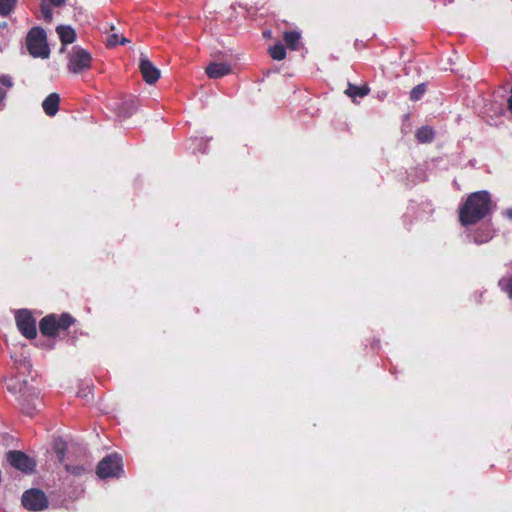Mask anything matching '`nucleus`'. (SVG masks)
<instances>
[{"label": "nucleus", "instance_id": "nucleus-1", "mask_svg": "<svg viewBox=\"0 0 512 512\" xmlns=\"http://www.w3.org/2000/svg\"><path fill=\"white\" fill-rule=\"evenodd\" d=\"M26 46L30 55L35 58L47 59L50 55L46 32L41 27H34L28 32Z\"/></svg>", "mask_w": 512, "mask_h": 512}, {"label": "nucleus", "instance_id": "nucleus-2", "mask_svg": "<svg viewBox=\"0 0 512 512\" xmlns=\"http://www.w3.org/2000/svg\"><path fill=\"white\" fill-rule=\"evenodd\" d=\"M459 220L463 226L475 224L480 220V191L469 195L460 207Z\"/></svg>", "mask_w": 512, "mask_h": 512}, {"label": "nucleus", "instance_id": "nucleus-3", "mask_svg": "<svg viewBox=\"0 0 512 512\" xmlns=\"http://www.w3.org/2000/svg\"><path fill=\"white\" fill-rule=\"evenodd\" d=\"M20 396V406L22 412L32 417L34 413L38 410V395L39 390L35 387L29 385L27 380H23L21 383V387L19 388Z\"/></svg>", "mask_w": 512, "mask_h": 512}, {"label": "nucleus", "instance_id": "nucleus-4", "mask_svg": "<svg viewBox=\"0 0 512 512\" xmlns=\"http://www.w3.org/2000/svg\"><path fill=\"white\" fill-rule=\"evenodd\" d=\"M96 473L101 479L119 477L123 473L122 458L116 453L105 456L98 463Z\"/></svg>", "mask_w": 512, "mask_h": 512}, {"label": "nucleus", "instance_id": "nucleus-5", "mask_svg": "<svg viewBox=\"0 0 512 512\" xmlns=\"http://www.w3.org/2000/svg\"><path fill=\"white\" fill-rule=\"evenodd\" d=\"M92 57L88 51L80 46H74L69 54L68 70L73 73H81L91 65Z\"/></svg>", "mask_w": 512, "mask_h": 512}, {"label": "nucleus", "instance_id": "nucleus-6", "mask_svg": "<svg viewBox=\"0 0 512 512\" xmlns=\"http://www.w3.org/2000/svg\"><path fill=\"white\" fill-rule=\"evenodd\" d=\"M22 504L28 510L41 511L48 507V499L42 490L32 488L23 493Z\"/></svg>", "mask_w": 512, "mask_h": 512}, {"label": "nucleus", "instance_id": "nucleus-7", "mask_svg": "<svg viewBox=\"0 0 512 512\" xmlns=\"http://www.w3.org/2000/svg\"><path fill=\"white\" fill-rule=\"evenodd\" d=\"M15 318L17 327L24 337L27 339H33L36 337V322L28 310H19Z\"/></svg>", "mask_w": 512, "mask_h": 512}, {"label": "nucleus", "instance_id": "nucleus-8", "mask_svg": "<svg viewBox=\"0 0 512 512\" xmlns=\"http://www.w3.org/2000/svg\"><path fill=\"white\" fill-rule=\"evenodd\" d=\"M7 461L11 466L24 473H32L36 467L34 459L30 458L22 451H9L7 453Z\"/></svg>", "mask_w": 512, "mask_h": 512}, {"label": "nucleus", "instance_id": "nucleus-9", "mask_svg": "<svg viewBox=\"0 0 512 512\" xmlns=\"http://www.w3.org/2000/svg\"><path fill=\"white\" fill-rule=\"evenodd\" d=\"M139 69L147 84H154L160 78V70L144 54L140 56Z\"/></svg>", "mask_w": 512, "mask_h": 512}, {"label": "nucleus", "instance_id": "nucleus-10", "mask_svg": "<svg viewBox=\"0 0 512 512\" xmlns=\"http://www.w3.org/2000/svg\"><path fill=\"white\" fill-rule=\"evenodd\" d=\"M207 76L211 79H218L231 72V65L228 63L211 62L205 69Z\"/></svg>", "mask_w": 512, "mask_h": 512}, {"label": "nucleus", "instance_id": "nucleus-11", "mask_svg": "<svg viewBox=\"0 0 512 512\" xmlns=\"http://www.w3.org/2000/svg\"><path fill=\"white\" fill-rule=\"evenodd\" d=\"M40 332L49 337H54L57 334L58 328L56 324V315L51 314L43 317L39 323Z\"/></svg>", "mask_w": 512, "mask_h": 512}, {"label": "nucleus", "instance_id": "nucleus-12", "mask_svg": "<svg viewBox=\"0 0 512 512\" xmlns=\"http://www.w3.org/2000/svg\"><path fill=\"white\" fill-rule=\"evenodd\" d=\"M496 209L497 204L492 200L490 193L482 190V221L491 218Z\"/></svg>", "mask_w": 512, "mask_h": 512}, {"label": "nucleus", "instance_id": "nucleus-13", "mask_svg": "<svg viewBox=\"0 0 512 512\" xmlns=\"http://www.w3.org/2000/svg\"><path fill=\"white\" fill-rule=\"evenodd\" d=\"M60 96L57 93L49 94L43 101L42 107L48 116H54L59 109Z\"/></svg>", "mask_w": 512, "mask_h": 512}, {"label": "nucleus", "instance_id": "nucleus-14", "mask_svg": "<svg viewBox=\"0 0 512 512\" xmlns=\"http://www.w3.org/2000/svg\"><path fill=\"white\" fill-rule=\"evenodd\" d=\"M56 31L63 46L73 43L76 39V32L71 26L59 25Z\"/></svg>", "mask_w": 512, "mask_h": 512}, {"label": "nucleus", "instance_id": "nucleus-15", "mask_svg": "<svg viewBox=\"0 0 512 512\" xmlns=\"http://www.w3.org/2000/svg\"><path fill=\"white\" fill-rule=\"evenodd\" d=\"M137 100L130 99L121 103L118 108V116L124 119L131 117L137 110Z\"/></svg>", "mask_w": 512, "mask_h": 512}, {"label": "nucleus", "instance_id": "nucleus-16", "mask_svg": "<svg viewBox=\"0 0 512 512\" xmlns=\"http://www.w3.org/2000/svg\"><path fill=\"white\" fill-rule=\"evenodd\" d=\"M498 231H499V229L494 227V224H493L491 218H489L487 220H483L482 221V243L492 240Z\"/></svg>", "mask_w": 512, "mask_h": 512}, {"label": "nucleus", "instance_id": "nucleus-17", "mask_svg": "<svg viewBox=\"0 0 512 512\" xmlns=\"http://www.w3.org/2000/svg\"><path fill=\"white\" fill-rule=\"evenodd\" d=\"M300 33L297 31H287L283 34L285 44L291 50H298L300 46Z\"/></svg>", "mask_w": 512, "mask_h": 512}, {"label": "nucleus", "instance_id": "nucleus-18", "mask_svg": "<svg viewBox=\"0 0 512 512\" xmlns=\"http://www.w3.org/2000/svg\"><path fill=\"white\" fill-rule=\"evenodd\" d=\"M417 140L421 143H429L434 138V131L428 126H423L416 131Z\"/></svg>", "mask_w": 512, "mask_h": 512}, {"label": "nucleus", "instance_id": "nucleus-19", "mask_svg": "<svg viewBox=\"0 0 512 512\" xmlns=\"http://www.w3.org/2000/svg\"><path fill=\"white\" fill-rule=\"evenodd\" d=\"M370 89L367 86L358 87L356 85H353L351 83L348 84V88L346 89L345 93L352 97H364L369 93Z\"/></svg>", "mask_w": 512, "mask_h": 512}, {"label": "nucleus", "instance_id": "nucleus-20", "mask_svg": "<svg viewBox=\"0 0 512 512\" xmlns=\"http://www.w3.org/2000/svg\"><path fill=\"white\" fill-rule=\"evenodd\" d=\"M269 55L274 60H283L286 57V49L280 42L269 48Z\"/></svg>", "mask_w": 512, "mask_h": 512}, {"label": "nucleus", "instance_id": "nucleus-21", "mask_svg": "<svg viewBox=\"0 0 512 512\" xmlns=\"http://www.w3.org/2000/svg\"><path fill=\"white\" fill-rule=\"evenodd\" d=\"M75 319L67 313L62 314L59 318L56 317V324L58 330H66L69 328L73 323Z\"/></svg>", "mask_w": 512, "mask_h": 512}, {"label": "nucleus", "instance_id": "nucleus-22", "mask_svg": "<svg viewBox=\"0 0 512 512\" xmlns=\"http://www.w3.org/2000/svg\"><path fill=\"white\" fill-rule=\"evenodd\" d=\"M17 0H0V15L8 16L14 9Z\"/></svg>", "mask_w": 512, "mask_h": 512}, {"label": "nucleus", "instance_id": "nucleus-23", "mask_svg": "<svg viewBox=\"0 0 512 512\" xmlns=\"http://www.w3.org/2000/svg\"><path fill=\"white\" fill-rule=\"evenodd\" d=\"M426 92V84L421 83L415 86L410 92V99L412 101H418Z\"/></svg>", "mask_w": 512, "mask_h": 512}, {"label": "nucleus", "instance_id": "nucleus-24", "mask_svg": "<svg viewBox=\"0 0 512 512\" xmlns=\"http://www.w3.org/2000/svg\"><path fill=\"white\" fill-rule=\"evenodd\" d=\"M501 290L505 291L510 299H512V275L504 277L499 281Z\"/></svg>", "mask_w": 512, "mask_h": 512}, {"label": "nucleus", "instance_id": "nucleus-25", "mask_svg": "<svg viewBox=\"0 0 512 512\" xmlns=\"http://www.w3.org/2000/svg\"><path fill=\"white\" fill-rule=\"evenodd\" d=\"M40 10H41L43 18L46 21L51 22L52 17H53L52 10H51L50 6L45 1H43L41 3Z\"/></svg>", "mask_w": 512, "mask_h": 512}, {"label": "nucleus", "instance_id": "nucleus-26", "mask_svg": "<svg viewBox=\"0 0 512 512\" xmlns=\"http://www.w3.org/2000/svg\"><path fill=\"white\" fill-rule=\"evenodd\" d=\"M65 469L68 473L75 476H80L85 472L84 467L79 465H65Z\"/></svg>", "mask_w": 512, "mask_h": 512}, {"label": "nucleus", "instance_id": "nucleus-27", "mask_svg": "<svg viewBox=\"0 0 512 512\" xmlns=\"http://www.w3.org/2000/svg\"><path fill=\"white\" fill-rule=\"evenodd\" d=\"M66 445L65 443H57L55 445V452L59 462H63L65 458Z\"/></svg>", "mask_w": 512, "mask_h": 512}, {"label": "nucleus", "instance_id": "nucleus-28", "mask_svg": "<svg viewBox=\"0 0 512 512\" xmlns=\"http://www.w3.org/2000/svg\"><path fill=\"white\" fill-rule=\"evenodd\" d=\"M119 40V35L117 33H112L108 36L106 40V45L110 48L115 47L119 43Z\"/></svg>", "mask_w": 512, "mask_h": 512}, {"label": "nucleus", "instance_id": "nucleus-29", "mask_svg": "<svg viewBox=\"0 0 512 512\" xmlns=\"http://www.w3.org/2000/svg\"><path fill=\"white\" fill-rule=\"evenodd\" d=\"M0 83L8 88L13 86V82L10 76L2 75L0 76Z\"/></svg>", "mask_w": 512, "mask_h": 512}, {"label": "nucleus", "instance_id": "nucleus-30", "mask_svg": "<svg viewBox=\"0 0 512 512\" xmlns=\"http://www.w3.org/2000/svg\"><path fill=\"white\" fill-rule=\"evenodd\" d=\"M49 2L55 7H61L66 3V0H49Z\"/></svg>", "mask_w": 512, "mask_h": 512}, {"label": "nucleus", "instance_id": "nucleus-31", "mask_svg": "<svg viewBox=\"0 0 512 512\" xmlns=\"http://www.w3.org/2000/svg\"><path fill=\"white\" fill-rule=\"evenodd\" d=\"M503 215L508 219L512 220V208H508L503 212Z\"/></svg>", "mask_w": 512, "mask_h": 512}, {"label": "nucleus", "instance_id": "nucleus-32", "mask_svg": "<svg viewBox=\"0 0 512 512\" xmlns=\"http://www.w3.org/2000/svg\"><path fill=\"white\" fill-rule=\"evenodd\" d=\"M128 42H129V40L127 38H125V37H121L120 40H119V43L122 44V45H124V44H126Z\"/></svg>", "mask_w": 512, "mask_h": 512}, {"label": "nucleus", "instance_id": "nucleus-33", "mask_svg": "<svg viewBox=\"0 0 512 512\" xmlns=\"http://www.w3.org/2000/svg\"><path fill=\"white\" fill-rule=\"evenodd\" d=\"M6 96V91L0 90V101L3 100Z\"/></svg>", "mask_w": 512, "mask_h": 512}, {"label": "nucleus", "instance_id": "nucleus-34", "mask_svg": "<svg viewBox=\"0 0 512 512\" xmlns=\"http://www.w3.org/2000/svg\"><path fill=\"white\" fill-rule=\"evenodd\" d=\"M110 30H111V31H114V30H115V25H114V24H111V25H110Z\"/></svg>", "mask_w": 512, "mask_h": 512}, {"label": "nucleus", "instance_id": "nucleus-35", "mask_svg": "<svg viewBox=\"0 0 512 512\" xmlns=\"http://www.w3.org/2000/svg\"><path fill=\"white\" fill-rule=\"evenodd\" d=\"M80 396H83V397H88V393H83V394H79Z\"/></svg>", "mask_w": 512, "mask_h": 512}, {"label": "nucleus", "instance_id": "nucleus-36", "mask_svg": "<svg viewBox=\"0 0 512 512\" xmlns=\"http://www.w3.org/2000/svg\"><path fill=\"white\" fill-rule=\"evenodd\" d=\"M452 0H443V3L446 4L447 2H451Z\"/></svg>", "mask_w": 512, "mask_h": 512}]
</instances>
